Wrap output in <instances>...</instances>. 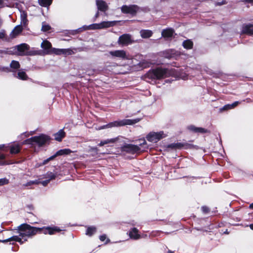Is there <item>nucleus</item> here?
<instances>
[{
  "label": "nucleus",
  "mask_w": 253,
  "mask_h": 253,
  "mask_svg": "<svg viewBox=\"0 0 253 253\" xmlns=\"http://www.w3.org/2000/svg\"><path fill=\"white\" fill-rule=\"evenodd\" d=\"M173 30L171 29H167L164 30L162 32V36L164 38H171L173 35Z\"/></svg>",
  "instance_id": "nucleus-26"
},
{
  "label": "nucleus",
  "mask_w": 253,
  "mask_h": 253,
  "mask_svg": "<svg viewBox=\"0 0 253 253\" xmlns=\"http://www.w3.org/2000/svg\"><path fill=\"white\" fill-rule=\"evenodd\" d=\"M8 233H8V232H5V233H4V234H3V236H5V237H6L9 238L10 237H9V234H8Z\"/></svg>",
  "instance_id": "nucleus-46"
},
{
  "label": "nucleus",
  "mask_w": 253,
  "mask_h": 253,
  "mask_svg": "<svg viewBox=\"0 0 253 253\" xmlns=\"http://www.w3.org/2000/svg\"><path fill=\"white\" fill-rule=\"evenodd\" d=\"M22 135H24L25 137H28L29 136V134L28 133H24L22 134Z\"/></svg>",
  "instance_id": "nucleus-49"
},
{
  "label": "nucleus",
  "mask_w": 253,
  "mask_h": 253,
  "mask_svg": "<svg viewBox=\"0 0 253 253\" xmlns=\"http://www.w3.org/2000/svg\"><path fill=\"white\" fill-rule=\"evenodd\" d=\"M39 4L42 6H48L52 1V0H38Z\"/></svg>",
  "instance_id": "nucleus-30"
},
{
  "label": "nucleus",
  "mask_w": 253,
  "mask_h": 253,
  "mask_svg": "<svg viewBox=\"0 0 253 253\" xmlns=\"http://www.w3.org/2000/svg\"><path fill=\"white\" fill-rule=\"evenodd\" d=\"M49 139L47 136L45 135H41L38 136L32 137L29 139L25 140L22 143L23 144H37L39 146H42Z\"/></svg>",
  "instance_id": "nucleus-4"
},
{
  "label": "nucleus",
  "mask_w": 253,
  "mask_h": 253,
  "mask_svg": "<svg viewBox=\"0 0 253 253\" xmlns=\"http://www.w3.org/2000/svg\"><path fill=\"white\" fill-rule=\"evenodd\" d=\"M21 25L23 26H26L28 23V20L27 19V14L24 11H21Z\"/></svg>",
  "instance_id": "nucleus-28"
},
{
  "label": "nucleus",
  "mask_w": 253,
  "mask_h": 253,
  "mask_svg": "<svg viewBox=\"0 0 253 253\" xmlns=\"http://www.w3.org/2000/svg\"><path fill=\"white\" fill-rule=\"evenodd\" d=\"M4 6V3L3 0H0V7Z\"/></svg>",
  "instance_id": "nucleus-45"
},
{
  "label": "nucleus",
  "mask_w": 253,
  "mask_h": 253,
  "mask_svg": "<svg viewBox=\"0 0 253 253\" xmlns=\"http://www.w3.org/2000/svg\"><path fill=\"white\" fill-rule=\"evenodd\" d=\"M188 129L190 130L195 132L205 133L207 131L206 130L202 127H197L193 126H189L188 127Z\"/></svg>",
  "instance_id": "nucleus-29"
},
{
  "label": "nucleus",
  "mask_w": 253,
  "mask_h": 253,
  "mask_svg": "<svg viewBox=\"0 0 253 253\" xmlns=\"http://www.w3.org/2000/svg\"><path fill=\"white\" fill-rule=\"evenodd\" d=\"M129 235L130 238L134 240H137L140 237V235L138 234V230L135 228H133L129 232Z\"/></svg>",
  "instance_id": "nucleus-23"
},
{
  "label": "nucleus",
  "mask_w": 253,
  "mask_h": 253,
  "mask_svg": "<svg viewBox=\"0 0 253 253\" xmlns=\"http://www.w3.org/2000/svg\"><path fill=\"white\" fill-rule=\"evenodd\" d=\"M65 135V132L63 129L59 130L57 133H55L54 139L58 141H61Z\"/></svg>",
  "instance_id": "nucleus-27"
},
{
  "label": "nucleus",
  "mask_w": 253,
  "mask_h": 253,
  "mask_svg": "<svg viewBox=\"0 0 253 253\" xmlns=\"http://www.w3.org/2000/svg\"><path fill=\"white\" fill-rule=\"evenodd\" d=\"M95 232L96 228L95 227H87L86 231V235L90 236L92 235Z\"/></svg>",
  "instance_id": "nucleus-32"
},
{
  "label": "nucleus",
  "mask_w": 253,
  "mask_h": 253,
  "mask_svg": "<svg viewBox=\"0 0 253 253\" xmlns=\"http://www.w3.org/2000/svg\"><path fill=\"white\" fill-rule=\"evenodd\" d=\"M99 239L101 241H104L105 240V239H106V235H102L100 236L99 237Z\"/></svg>",
  "instance_id": "nucleus-41"
},
{
  "label": "nucleus",
  "mask_w": 253,
  "mask_h": 253,
  "mask_svg": "<svg viewBox=\"0 0 253 253\" xmlns=\"http://www.w3.org/2000/svg\"><path fill=\"white\" fill-rule=\"evenodd\" d=\"M140 36L142 38H149L152 36L153 32L149 30H142L140 31Z\"/></svg>",
  "instance_id": "nucleus-25"
},
{
  "label": "nucleus",
  "mask_w": 253,
  "mask_h": 253,
  "mask_svg": "<svg viewBox=\"0 0 253 253\" xmlns=\"http://www.w3.org/2000/svg\"><path fill=\"white\" fill-rule=\"evenodd\" d=\"M178 55L179 54L176 51L172 49H169L165 52V56L167 58H176Z\"/></svg>",
  "instance_id": "nucleus-22"
},
{
  "label": "nucleus",
  "mask_w": 253,
  "mask_h": 253,
  "mask_svg": "<svg viewBox=\"0 0 253 253\" xmlns=\"http://www.w3.org/2000/svg\"><path fill=\"white\" fill-rule=\"evenodd\" d=\"M109 54L113 57H117L122 59H129V58L124 50H116L110 51Z\"/></svg>",
  "instance_id": "nucleus-8"
},
{
  "label": "nucleus",
  "mask_w": 253,
  "mask_h": 253,
  "mask_svg": "<svg viewBox=\"0 0 253 253\" xmlns=\"http://www.w3.org/2000/svg\"><path fill=\"white\" fill-rule=\"evenodd\" d=\"M250 227L251 228V229L253 230V224H251L250 225Z\"/></svg>",
  "instance_id": "nucleus-53"
},
{
  "label": "nucleus",
  "mask_w": 253,
  "mask_h": 253,
  "mask_svg": "<svg viewBox=\"0 0 253 253\" xmlns=\"http://www.w3.org/2000/svg\"><path fill=\"white\" fill-rule=\"evenodd\" d=\"M173 73L172 71L167 69L158 68L155 69L150 70L146 74V78L150 79H160L165 78L170 76H172Z\"/></svg>",
  "instance_id": "nucleus-2"
},
{
  "label": "nucleus",
  "mask_w": 253,
  "mask_h": 253,
  "mask_svg": "<svg viewBox=\"0 0 253 253\" xmlns=\"http://www.w3.org/2000/svg\"><path fill=\"white\" fill-rule=\"evenodd\" d=\"M239 104V102L236 101L231 104H228V105H226L224 106V109L225 110L233 109L234 107H235L236 106H237Z\"/></svg>",
  "instance_id": "nucleus-34"
},
{
  "label": "nucleus",
  "mask_w": 253,
  "mask_h": 253,
  "mask_svg": "<svg viewBox=\"0 0 253 253\" xmlns=\"http://www.w3.org/2000/svg\"><path fill=\"white\" fill-rule=\"evenodd\" d=\"M180 78L183 80H186L187 79V76L186 75H180Z\"/></svg>",
  "instance_id": "nucleus-44"
},
{
  "label": "nucleus",
  "mask_w": 253,
  "mask_h": 253,
  "mask_svg": "<svg viewBox=\"0 0 253 253\" xmlns=\"http://www.w3.org/2000/svg\"><path fill=\"white\" fill-rule=\"evenodd\" d=\"M167 136V134L163 131L159 132H151L146 136L147 140L151 142L156 143L162 138Z\"/></svg>",
  "instance_id": "nucleus-5"
},
{
  "label": "nucleus",
  "mask_w": 253,
  "mask_h": 253,
  "mask_svg": "<svg viewBox=\"0 0 253 253\" xmlns=\"http://www.w3.org/2000/svg\"><path fill=\"white\" fill-rule=\"evenodd\" d=\"M242 33L253 35V26L252 25H244L242 28Z\"/></svg>",
  "instance_id": "nucleus-16"
},
{
  "label": "nucleus",
  "mask_w": 253,
  "mask_h": 253,
  "mask_svg": "<svg viewBox=\"0 0 253 253\" xmlns=\"http://www.w3.org/2000/svg\"><path fill=\"white\" fill-rule=\"evenodd\" d=\"M121 150L122 151L133 154L139 152L140 150V148L138 146L127 144L122 146Z\"/></svg>",
  "instance_id": "nucleus-9"
},
{
  "label": "nucleus",
  "mask_w": 253,
  "mask_h": 253,
  "mask_svg": "<svg viewBox=\"0 0 253 253\" xmlns=\"http://www.w3.org/2000/svg\"><path fill=\"white\" fill-rule=\"evenodd\" d=\"M18 233L22 241H27L28 238H31L38 233H43L44 234L52 235L61 230L57 227H46L42 228L35 227L28 224H23L18 227ZM20 238V237H19Z\"/></svg>",
  "instance_id": "nucleus-1"
},
{
  "label": "nucleus",
  "mask_w": 253,
  "mask_h": 253,
  "mask_svg": "<svg viewBox=\"0 0 253 253\" xmlns=\"http://www.w3.org/2000/svg\"><path fill=\"white\" fill-rule=\"evenodd\" d=\"M14 76L16 78L22 80H27L28 79V77L26 72L23 70H18L17 73L15 74Z\"/></svg>",
  "instance_id": "nucleus-19"
},
{
  "label": "nucleus",
  "mask_w": 253,
  "mask_h": 253,
  "mask_svg": "<svg viewBox=\"0 0 253 253\" xmlns=\"http://www.w3.org/2000/svg\"><path fill=\"white\" fill-rule=\"evenodd\" d=\"M22 25H18L15 27L11 33L10 36L11 38H14L18 35L22 31Z\"/></svg>",
  "instance_id": "nucleus-21"
},
{
  "label": "nucleus",
  "mask_w": 253,
  "mask_h": 253,
  "mask_svg": "<svg viewBox=\"0 0 253 253\" xmlns=\"http://www.w3.org/2000/svg\"><path fill=\"white\" fill-rule=\"evenodd\" d=\"M250 208L253 209V203L250 205Z\"/></svg>",
  "instance_id": "nucleus-52"
},
{
  "label": "nucleus",
  "mask_w": 253,
  "mask_h": 253,
  "mask_svg": "<svg viewBox=\"0 0 253 253\" xmlns=\"http://www.w3.org/2000/svg\"><path fill=\"white\" fill-rule=\"evenodd\" d=\"M202 210H203V212H207L209 211V209L208 208H207L206 207H202Z\"/></svg>",
  "instance_id": "nucleus-43"
},
{
  "label": "nucleus",
  "mask_w": 253,
  "mask_h": 253,
  "mask_svg": "<svg viewBox=\"0 0 253 253\" xmlns=\"http://www.w3.org/2000/svg\"><path fill=\"white\" fill-rule=\"evenodd\" d=\"M10 68L12 69H18L20 68L19 63L15 60H12L10 64Z\"/></svg>",
  "instance_id": "nucleus-33"
},
{
  "label": "nucleus",
  "mask_w": 253,
  "mask_h": 253,
  "mask_svg": "<svg viewBox=\"0 0 253 253\" xmlns=\"http://www.w3.org/2000/svg\"><path fill=\"white\" fill-rule=\"evenodd\" d=\"M118 140V138H111V139H107L106 140L101 141L98 144V146H103L105 145L111 144V143H114L116 142H117Z\"/></svg>",
  "instance_id": "nucleus-24"
},
{
  "label": "nucleus",
  "mask_w": 253,
  "mask_h": 253,
  "mask_svg": "<svg viewBox=\"0 0 253 253\" xmlns=\"http://www.w3.org/2000/svg\"><path fill=\"white\" fill-rule=\"evenodd\" d=\"M98 16H99V12H97L96 13L95 15V18H97V17H98Z\"/></svg>",
  "instance_id": "nucleus-51"
},
{
  "label": "nucleus",
  "mask_w": 253,
  "mask_h": 253,
  "mask_svg": "<svg viewBox=\"0 0 253 253\" xmlns=\"http://www.w3.org/2000/svg\"><path fill=\"white\" fill-rule=\"evenodd\" d=\"M41 47L44 50L45 54H50L52 50L51 44L47 40H44L41 43Z\"/></svg>",
  "instance_id": "nucleus-12"
},
{
  "label": "nucleus",
  "mask_w": 253,
  "mask_h": 253,
  "mask_svg": "<svg viewBox=\"0 0 253 253\" xmlns=\"http://www.w3.org/2000/svg\"><path fill=\"white\" fill-rule=\"evenodd\" d=\"M246 2L253 3V0H245Z\"/></svg>",
  "instance_id": "nucleus-50"
},
{
  "label": "nucleus",
  "mask_w": 253,
  "mask_h": 253,
  "mask_svg": "<svg viewBox=\"0 0 253 253\" xmlns=\"http://www.w3.org/2000/svg\"><path fill=\"white\" fill-rule=\"evenodd\" d=\"M183 46L185 48L191 49L193 46V42L190 40H186L183 42Z\"/></svg>",
  "instance_id": "nucleus-31"
},
{
  "label": "nucleus",
  "mask_w": 253,
  "mask_h": 253,
  "mask_svg": "<svg viewBox=\"0 0 253 253\" xmlns=\"http://www.w3.org/2000/svg\"><path fill=\"white\" fill-rule=\"evenodd\" d=\"M16 48L19 52V54L22 55H24L25 54V52L29 49V46L26 43H22L16 46Z\"/></svg>",
  "instance_id": "nucleus-15"
},
{
  "label": "nucleus",
  "mask_w": 253,
  "mask_h": 253,
  "mask_svg": "<svg viewBox=\"0 0 253 253\" xmlns=\"http://www.w3.org/2000/svg\"><path fill=\"white\" fill-rule=\"evenodd\" d=\"M96 5L99 10L105 12L108 9L107 3L103 0H97L96 1Z\"/></svg>",
  "instance_id": "nucleus-14"
},
{
  "label": "nucleus",
  "mask_w": 253,
  "mask_h": 253,
  "mask_svg": "<svg viewBox=\"0 0 253 253\" xmlns=\"http://www.w3.org/2000/svg\"><path fill=\"white\" fill-rule=\"evenodd\" d=\"M8 147L6 146L4 144H2V145H0V150H3L4 151H6L7 150V148Z\"/></svg>",
  "instance_id": "nucleus-39"
},
{
  "label": "nucleus",
  "mask_w": 253,
  "mask_h": 253,
  "mask_svg": "<svg viewBox=\"0 0 253 253\" xmlns=\"http://www.w3.org/2000/svg\"><path fill=\"white\" fill-rule=\"evenodd\" d=\"M100 29V27L98 24H92L89 26H84L83 27L79 29L80 32L84 30H96Z\"/></svg>",
  "instance_id": "nucleus-18"
},
{
  "label": "nucleus",
  "mask_w": 253,
  "mask_h": 253,
  "mask_svg": "<svg viewBox=\"0 0 253 253\" xmlns=\"http://www.w3.org/2000/svg\"><path fill=\"white\" fill-rule=\"evenodd\" d=\"M5 159V155L2 154H0V164H1V161Z\"/></svg>",
  "instance_id": "nucleus-42"
},
{
  "label": "nucleus",
  "mask_w": 253,
  "mask_h": 253,
  "mask_svg": "<svg viewBox=\"0 0 253 253\" xmlns=\"http://www.w3.org/2000/svg\"><path fill=\"white\" fill-rule=\"evenodd\" d=\"M9 183L8 179L6 178H3L0 179V186H2L8 184Z\"/></svg>",
  "instance_id": "nucleus-36"
},
{
  "label": "nucleus",
  "mask_w": 253,
  "mask_h": 253,
  "mask_svg": "<svg viewBox=\"0 0 253 253\" xmlns=\"http://www.w3.org/2000/svg\"><path fill=\"white\" fill-rule=\"evenodd\" d=\"M11 241L18 242L20 243L21 244L23 243V242L22 241L21 239L20 238H19V236H11V237L7 238L6 239L2 240H0V242H2L3 243H7L8 242H11Z\"/></svg>",
  "instance_id": "nucleus-17"
},
{
  "label": "nucleus",
  "mask_w": 253,
  "mask_h": 253,
  "mask_svg": "<svg viewBox=\"0 0 253 253\" xmlns=\"http://www.w3.org/2000/svg\"><path fill=\"white\" fill-rule=\"evenodd\" d=\"M50 29L51 27L46 22H43L42 23V31L46 32L50 30Z\"/></svg>",
  "instance_id": "nucleus-35"
},
{
  "label": "nucleus",
  "mask_w": 253,
  "mask_h": 253,
  "mask_svg": "<svg viewBox=\"0 0 253 253\" xmlns=\"http://www.w3.org/2000/svg\"><path fill=\"white\" fill-rule=\"evenodd\" d=\"M54 178H55V176L53 174H52V175L50 176V178L49 179L46 180L45 181H43L42 182L40 181V183H41L42 185L45 186L49 183L50 180L54 179Z\"/></svg>",
  "instance_id": "nucleus-37"
},
{
  "label": "nucleus",
  "mask_w": 253,
  "mask_h": 253,
  "mask_svg": "<svg viewBox=\"0 0 253 253\" xmlns=\"http://www.w3.org/2000/svg\"><path fill=\"white\" fill-rule=\"evenodd\" d=\"M116 22V21H103L99 23L100 29L112 27L115 24Z\"/></svg>",
  "instance_id": "nucleus-20"
},
{
  "label": "nucleus",
  "mask_w": 253,
  "mask_h": 253,
  "mask_svg": "<svg viewBox=\"0 0 253 253\" xmlns=\"http://www.w3.org/2000/svg\"><path fill=\"white\" fill-rule=\"evenodd\" d=\"M140 120V119L137 118L135 119H124L122 120L116 121L110 123L106 125L102 126L99 129H100L111 128L113 127L122 126L126 125H132L138 123Z\"/></svg>",
  "instance_id": "nucleus-3"
},
{
  "label": "nucleus",
  "mask_w": 253,
  "mask_h": 253,
  "mask_svg": "<svg viewBox=\"0 0 253 253\" xmlns=\"http://www.w3.org/2000/svg\"><path fill=\"white\" fill-rule=\"evenodd\" d=\"M11 154H15L20 152L21 146L17 143H12L8 146Z\"/></svg>",
  "instance_id": "nucleus-13"
},
{
  "label": "nucleus",
  "mask_w": 253,
  "mask_h": 253,
  "mask_svg": "<svg viewBox=\"0 0 253 253\" xmlns=\"http://www.w3.org/2000/svg\"><path fill=\"white\" fill-rule=\"evenodd\" d=\"M140 10V8L136 5H123L121 7L123 13L135 15Z\"/></svg>",
  "instance_id": "nucleus-7"
},
{
  "label": "nucleus",
  "mask_w": 253,
  "mask_h": 253,
  "mask_svg": "<svg viewBox=\"0 0 253 253\" xmlns=\"http://www.w3.org/2000/svg\"><path fill=\"white\" fill-rule=\"evenodd\" d=\"M5 36V31L4 30H1L0 31V39H3Z\"/></svg>",
  "instance_id": "nucleus-38"
},
{
  "label": "nucleus",
  "mask_w": 253,
  "mask_h": 253,
  "mask_svg": "<svg viewBox=\"0 0 253 253\" xmlns=\"http://www.w3.org/2000/svg\"><path fill=\"white\" fill-rule=\"evenodd\" d=\"M132 42L130 36L127 34H124L120 37L118 43L122 45H127Z\"/></svg>",
  "instance_id": "nucleus-10"
},
{
  "label": "nucleus",
  "mask_w": 253,
  "mask_h": 253,
  "mask_svg": "<svg viewBox=\"0 0 253 253\" xmlns=\"http://www.w3.org/2000/svg\"><path fill=\"white\" fill-rule=\"evenodd\" d=\"M168 253H174L171 251H169Z\"/></svg>",
  "instance_id": "nucleus-55"
},
{
  "label": "nucleus",
  "mask_w": 253,
  "mask_h": 253,
  "mask_svg": "<svg viewBox=\"0 0 253 253\" xmlns=\"http://www.w3.org/2000/svg\"><path fill=\"white\" fill-rule=\"evenodd\" d=\"M147 142L145 139L143 140V142L140 144V146H142V145H146Z\"/></svg>",
  "instance_id": "nucleus-48"
},
{
  "label": "nucleus",
  "mask_w": 253,
  "mask_h": 253,
  "mask_svg": "<svg viewBox=\"0 0 253 253\" xmlns=\"http://www.w3.org/2000/svg\"><path fill=\"white\" fill-rule=\"evenodd\" d=\"M71 150L69 149H64L60 150L58 151H57L55 155L53 156L49 157V158L47 159L46 160H45L42 163V164H37L36 165V167H39L42 165L46 164L49 161L53 160L54 158H55L57 156H61L63 155H68L71 153Z\"/></svg>",
  "instance_id": "nucleus-6"
},
{
  "label": "nucleus",
  "mask_w": 253,
  "mask_h": 253,
  "mask_svg": "<svg viewBox=\"0 0 253 253\" xmlns=\"http://www.w3.org/2000/svg\"><path fill=\"white\" fill-rule=\"evenodd\" d=\"M53 53L56 55H71L73 52L70 49H59V48H52V50L51 51V53Z\"/></svg>",
  "instance_id": "nucleus-11"
},
{
  "label": "nucleus",
  "mask_w": 253,
  "mask_h": 253,
  "mask_svg": "<svg viewBox=\"0 0 253 253\" xmlns=\"http://www.w3.org/2000/svg\"><path fill=\"white\" fill-rule=\"evenodd\" d=\"M180 146V144H173V145H171L170 146V147H179Z\"/></svg>",
  "instance_id": "nucleus-47"
},
{
  "label": "nucleus",
  "mask_w": 253,
  "mask_h": 253,
  "mask_svg": "<svg viewBox=\"0 0 253 253\" xmlns=\"http://www.w3.org/2000/svg\"><path fill=\"white\" fill-rule=\"evenodd\" d=\"M40 183V181L38 180L31 181L28 182L29 185L31 184H38Z\"/></svg>",
  "instance_id": "nucleus-40"
},
{
  "label": "nucleus",
  "mask_w": 253,
  "mask_h": 253,
  "mask_svg": "<svg viewBox=\"0 0 253 253\" xmlns=\"http://www.w3.org/2000/svg\"><path fill=\"white\" fill-rule=\"evenodd\" d=\"M1 25H2V21H1V19L0 18V27L1 26Z\"/></svg>",
  "instance_id": "nucleus-54"
}]
</instances>
